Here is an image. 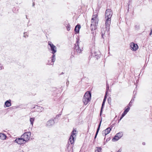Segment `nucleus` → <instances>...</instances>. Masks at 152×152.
<instances>
[{
	"label": "nucleus",
	"instance_id": "obj_23",
	"mask_svg": "<svg viewBox=\"0 0 152 152\" xmlns=\"http://www.w3.org/2000/svg\"><path fill=\"white\" fill-rule=\"evenodd\" d=\"M66 28H67V30L68 31H69L70 30V26L69 25H67L66 26Z\"/></svg>",
	"mask_w": 152,
	"mask_h": 152
},
{
	"label": "nucleus",
	"instance_id": "obj_6",
	"mask_svg": "<svg viewBox=\"0 0 152 152\" xmlns=\"http://www.w3.org/2000/svg\"><path fill=\"white\" fill-rule=\"evenodd\" d=\"M31 133L30 132H27L24 133L21 136L23 138L24 140L26 142L30 138Z\"/></svg>",
	"mask_w": 152,
	"mask_h": 152
},
{
	"label": "nucleus",
	"instance_id": "obj_22",
	"mask_svg": "<svg viewBox=\"0 0 152 152\" xmlns=\"http://www.w3.org/2000/svg\"><path fill=\"white\" fill-rule=\"evenodd\" d=\"M106 97V95L105 96V97L104 98V99L103 100V102L102 103V108H101L102 109L103 106H104V102H105V100Z\"/></svg>",
	"mask_w": 152,
	"mask_h": 152
},
{
	"label": "nucleus",
	"instance_id": "obj_3",
	"mask_svg": "<svg viewBox=\"0 0 152 152\" xmlns=\"http://www.w3.org/2000/svg\"><path fill=\"white\" fill-rule=\"evenodd\" d=\"M105 19V28H106L105 32H104V33L102 32V37L103 39L104 38V37H106L105 33L107 32V36L109 37V31L110 29V26L111 23V19H109V18Z\"/></svg>",
	"mask_w": 152,
	"mask_h": 152
},
{
	"label": "nucleus",
	"instance_id": "obj_13",
	"mask_svg": "<svg viewBox=\"0 0 152 152\" xmlns=\"http://www.w3.org/2000/svg\"><path fill=\"white\" fill-rule=\"evenodd\" d=\"M81 28L80 25L77 24V25L75 28V31L76 33H79V30Z\"/></svg>",
	"mask_w": 152,
	"mask_h": 152
},
{
	"label": "nucleus",
	"instance_id": "obj_12",
	"mask_svg": "<svg viewBox=\"0 0 152 152\" xmlns=\"http://www.w3.org/2000/svg\"><path fill=\"white\" fill-rule=\"evenodd\" d=\"M54 122L53 119H51L48 121L47 123V125L50 126L54 124Z\"/></svg>",
	"mask_w": 152,
	"mask_h": 152
},
{
	"label": "nucleus",
	"instance_id": "obj_8",
	"mask_svg": "<svg viewBox=\"0 0 152 152\" xmlns=\"http://www.w3.org/2000/svg\"><path fill=\"white\" fill-rule=\"evenodd\" d=\"M15 141L19 144H22L25 143L26 142L24 140L23 138L22 137V136L20 138H16Z\"/></svg>",
	"mask_w": 152,
	"mask_h": 152
},
{
	"label": "nucleus",
	"instance_id": "obj_2",
	"mask_svg": "<svg viewBox=\"0 0 152 152\" xmlns=\"http://www.w3.org/2000/svg\"><path fill=\"white\" fill-rule=\"evenodd\" d=\"M48 44V45H49L50 47L51 50L52 51V53L53 54L52 57L51 58V59H50V60H48V64L52 65L53 64V63L55 61V55L54 54L56 52V48L53 44L52 43L50 42H49Z\"/></svg>",
	"mask_w": 152,
	"mask_h": 152
},
{
	"label": "nucleus",
	"instance_id": "obj_21",
	"mask_svg": "<svg viewBox=\"0 0 152 152\" xmlns=\"http://www.w3.org/2000/svg\"><path fill=\"white\" fill-rule=\"evenodd\" d=\"M34 118H30V121L31 122V124L33 125V122H34Z\"/></svg>",
	"mask_w": 152,
	"mask_h": 152
},
{
	"label": "nucleus",
	"instance_id": "obj_14",
	"mask_svg": "<svg viewBox=\"0 0 152 152\" xmlns=\"http://www.w3.org/2000/svg\"><path fill=\"white\" fill-rule=\"evenodd\" d=\"M11 105V100H9L7 101L5 103V105L6 107H8Z\"/></svg>",
	"mask_w": 152,
	"mask_h": 152
},
{
	"label": "nucleus",
	"instance_id": "obj_19",
	"mask_svg": "<svg viewBox=\"0 0 152 152\" xmlns=\"http://www.w3.org/2000/svg\"><path fill=\"white\" fill-rule=\"evenodd\" d=\"M96 149L95 150V152H102V149L100 147H97L96 148Z\"/></svg>",
	"mask_w": 152,
	"mask_h": 152
},
{
	"label": "nucleus",
	"instance_id": "obj_4",
	"mask_svg": "<svg viewBox=\"0 0 152 152\" xmlns=\"http://www.w3.org/2000/svg\"><path fill=\"white\" fill-rule=\"evenodd\" d=\"M91 97V94L89 91H87L85 94L83 101L85 105L87 104L90 101Z\"/></svg>",
	"mask_w": 152,
	"mask_h": 152
},
{
	"label": "nucleus",
	"instance_id": "obj_5",
	"mask_svg": "<svg viewBox=\"0 0 152 152\" xmlns=\"http://www.w3.org/2000/svg\"><path fill=\"white\" fill-rule=\"evenodd\" d=\"M77 131L76 129H73V131L71 132V134L69 138V140L71 144H72L74 142V138Z\"/></svg>",
	"mask_w": 152,
	"mask_h": 152
},
{
	"label": "nucleus",
	"instance_id": "obj_25",
	"mask_svg": "<svg viewBox=\"0 0 152 152\" xmlns=\"http://www.w3.org/2000/svg\"><path fill=\"white\" fill-rule=\"evenodd\" d=\"M152 34V29L151 30V31L149 34V35H151Z\"/></svg>",
	"mask_w": 152,
	"mask_h": 152
},
{
	"label": "nucleus",
	"instance_id": "obj_11",
	"mask_svg": "<svg viewBox=\"0 0 152 152\" xmlns=\"http://www.w3.org/2000/svg\"><path fill=\"white\" fill-rule=\"evenodd\" d=\"M131 49L134 51H136L138 49V46L137 44H135L133 42L131 43L130 45Z\"/></svg>",
	"mask_w": 152,
	"mask_h": 152
},
{
	"label": "nucleus",
	"instance_id": "obj_1",
	"mask_svg": "<svg viewBox=\"0 0 152 152\" xmlns=\"http://www.w3.org/2000/svg\"><path fill=\"white\" fill-rule=\"evenodd\" d=\"M99 19L97 13H94L91 20V30L94 31L97 28Z\"/></svg>",
	"mask_w": 152,
	"mask_h": 152
},
{
	"label": "nucleus",
	"instance_id": "obj_29",
	"mask_svg": "<svg viewBox=\"0 0 152 152\" xmlns=\"http://www.w3.org/2000/svg\"><path fill=\"white\" fill-rule=\"evenodd\" d=\"M130 103H129V105H130Z\"/></svg>",
	"mask_w": 152,
	"mask_h": 152
},
{
	"label": "nucleus",
	"instance_id": "obj_20",
	"mask_svg": "<svg viewBox=\"0 0 152 152\" xmlns=\"http://www.w3.org/2000/svg\"><path fill=\"white\" fill-rule=\"evenodd\" d=\"M120 139L123 136V133L122 132H119L116 134Z\"/></svg>",
	"mask_w": 152,
	"mask_h": 152
},
{
	"label": "nucleus",
	"instance_id": "obj_10",
	"mask_svg": "<svg viewBox=\"0 0 152 152\" xmlns=\"http://www.w3.org/2000/svg\"><path fill=\"white\" fill-rule=\"evenodd\" d=\"M130 109V108L128 106L127 107V108L126 109L123 113H122L121 116L119 120H118V122H119L120 120H121L127 114V113L129 111Z\"/></svg>",
	"mask_w": 152,
	"mask_h": 152
},
{
	"label": "nucleus",
	"instance_id": "obj_24",
	"mask_svg": "<svg viewBox=\"0 0 152 152\" xmlns=\"http://www.w3.org/2000/svg\"><path fill=\"white\" fill-rule=\"evenodd\" d=\"M3 68V67L2 66L1 64H0V70H1Z\"/></svg>",
	"mask_w": 152,
	"mask_h": 152
},
{
	"label": "nucleus",
	"instance_id": "obj_17",
	"mask_svg": "<svg viewBox=\"0 0 152 152\" xmlns=\"http://www.w3.org/2000/svg\"><path fill=\"white\" fill-rule=\"evenodd\" d=\"M7 137L4 134L0 133V138L2 140H5Z\"/></svg>",
	"mask_w": 152,
	"mask_h": 152
},
{
	"label": "nucleus",
	"instance_id": "obj_9",
	"mask_svg": "<svg viewBox=\"0 0 152 152\" xmlns=\"http://www.w3.org/2000/svg\"><path fill=\"white\" fill-rule=\"evenodd\" d=\"M75 49L77 53H80L82 52V50L79 47L78 41H77L75 47Z\"/></svg>",
	"mask_w": 152,
	"mask_h": 152
},
{
	"label": "nucleus",
	"instance_id": "obj_26",
	"mask_svg": "<svg viewBox=\"0 0 152 152\" xmlns=\"http://www.w3.org/2000/svg\"><path fill=\"white\" fill-rule=\"evenodd\" d=\"M15 108V107H10V108H9V109H14V108Z\"/></svg>",
	"mask_w": 152,
	"mask_h": 152
},
{
	"label": "nucleus",
	"instance_id": "obj_18",
	"mask_svg": "<svg viewBox=\"0 0 152 152\" xmlns=\"http://www.w3.org/2000/svg\"><path fill=\"white\" fill-rule=\"evenodd\" d=\"M119 138L117 134L114 136V137L112 139V141L113 142H115L118 140L119 139Z\"/></svg>",
	"mask_w": 152,
	"mask_h": 152
},
{
	"label": "nucleus",
	"instance_id": "obj_16",
	"mask_svg": "<svg viewBox=\"0 0 152 152\" xmlns=\"http://www.w3.org/2000/svg\"><path fill=\"white\" fill-rule=\"evenodd\" d=\"M101 122H102V121H100V123L99 124V125L98 128L97 129V131H96V133L95 137H94V139L96 138L97 135V134H98V133L99 132V130L100 128V126H101Z\"/></svg>",
	"mask_w": 152,
	"mask_h": 152
},
{
	"label": "nucleus",
	"instance_id": "obj_28",
	"mask_svg": "<svg viewBox=\"0 0 152 152\" xmlns=\"http://www.w3.org/2000/svg\"><path fill=\"white\" fill-rule=\"evenodd\" d=\"M33 6H34V2L33 3Z\"/></svg>",
	"mask_w": 152,
	"mask_h": 152
},
{
	"label": "nucleus",
	"instance_id": "obj_27",
	"mask_svg": "<svg viewBox=\"0 0 152 152\" xmlns=\"http://www.w3.org/2000/svg\"><path fill=\"white\" fill-rule=\"evenodd\" d=\"M121 149H119L118 151L117 152H121Z\"/></svg>",
	"mask_w": 152,
	"mask_h": 152
},
{
	"label": "nucleus",
	"instance_id": "obj_7",
	"mask_svg": "<svg viewBox=\"0 0 152 152\" xmlns=\"http://www.w3.org/2000/svg\"><path fill=\"white\" fill-rule=\"evenodd\" d=\"M113 12L110 9H107L106 10L105 14V18L109 19H111L113 15Z\"/></svg>",
	"mask_w": 152,
	"mask_h": 152
},
{
	"label": "nucleus",
	"instance_id": "obj_15",
	"mask_svg": "<svg viewBox=\"0 0 152 152\" xmlns=\"http://www.w3.org/2000/svg\"><path fill=\"white\" fill-rule=\"evenodd\" d=\"M111 130V129L110 127L107 128L106 129H105L104 131V133L105 135H106L107 134H109L110 131Z\"/></svg>",
	"mask_w": 152,
	"mask_h": 152
}]
</instances>
